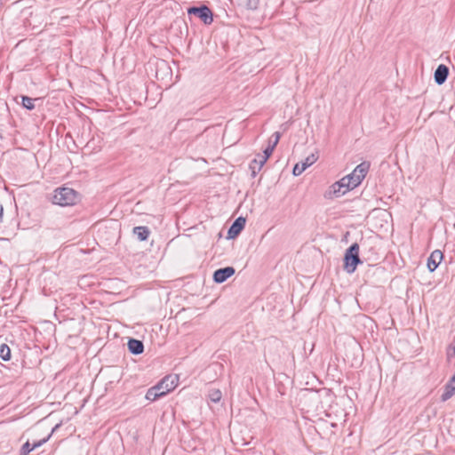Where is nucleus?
I'll use <instances>...</instances> for the list:
<instances>
[{
	"mask_svg": "<svg viewBox=\"0 0 455 455\" xmlns=\"http://www.w3.org/2000/svg\"><path fill=\"white\" fill-rule=\"evenodd\" d=\"M363 172L356 174L351 172L343 177L340 180L332 184L325 193V197L332 199L345 195L347 191L356 188L364 178Z\"/></svg>",
	"mask_w": 455,
	"mask_h": 455,
	"instance_id": "obj_1",
	"label": "nucleus"
},
{
	"mask_svg": "<svg viewBox=\"0 0 455 455\" xmlns=\"http://www.w3.org/2000/svg\"><path fill=\"white\" fill-rule=\"evenodd\" d=\"M179 384L178 375H167L157 385L150 387L146 394V399L155 401L174 390Z\"/></svg>",
	"mask_w": 455,
	"mask_h": 455,
	"instance_id": "obj_2",
	"label": "nucleus"
},
{
	"mask_svg": "<svg viewBox=\"0 0 455 455\" xmlns=\"http://www.w3.org/2000/svg\"><path fill=\"white\" fill-rule=\"evenodd\" d=\"M78 201V194L70 188H57L52 196V203L60 206L74 205Z\"/></svg>",
	"mask_w": 455,
	"mask_h": 455,
	"instance_id": "obj_3",
	"label": "nucleus"
},
{
	"mask_svg": "<svg viewBox=\"0 0 455 455\" xmlns=\"http://www.w3.org/2000/svg\"><path fill=\"white\" fill-rule=\"evenodd\" d=\"M359 245L353 243L346 251L344 257V269L352 274L355 272L356 266L361 263L359 259Z\"/></svg>",
	"mask_w": 455,
	"mask_h": 455,
	"instance_id": "obj_4",
	"label": "nucleus"
},
{
	"mask_svg": "<svg viewBox=\"0 0 455 455\" xmlns=\"http://www.w3.org/2000/svg\"><path fill=\"white\" fill-rule=\"evenodd\" d=\"M188 15L197 16L204 24L210 25L213 21V14L207 5L192 6L188 9Z\"/></svg>",
	"mask_w": 455,
	"mask_h": 455,
	"instance_id": "obj_5",
	"label": "nucleus"
},
{
	"mask_svg": "<svg viewBox=\"0 0 455 455\" xmlns=\"http://www.w3.org/2000/svg\"><path fill=\"white\" fill-rule=\"evenodd\" d=\"M273 137H275L274 144H268V146L265 148L263 155H259V171L261 170L267 158L272 155L275 146L279 142L281 134L280 132H275L273 133ZM256 162H258V160Z\"/></svg>",
	"mask_w": 455,
	"mask_h": 455,
	"instance_id": "obj_6",
	"label": "nucleus"
},
{
	"mask_svg": "<svg viewBox=\"0 0 455 455\" xmlns=\"http://www.w3.org/2000/svg\"><path fill=\"white\" fill-rule=\"evenodd\" d=\"M235 274V269L232 267H227L224 268L218 269L213 274V280L221 283L225 282L228 278L232 276Z\"/></svg>",
	"mask_w": 455,
	"mask_h": 455,
	"instance_id": "obj_7",
	"label": "nucleus"
},
{
	"mask_svg": "<svg viewBox=\"0 0 455 455\" xmlns=\"http://www.w3.org/2000/svg\"><path fill=\"white\" fill-rule=\"evenodd\" d=\"M443 258V254L441 251L435 250L434 251L428 259H427V268L430 272H434L438 265L441 263L442 259Z\"/></svg>",
	"mask_w": 455,
	"mask_h": 455,
	"instance_id": "obj_8",
	"label": "nucleus"
},
{
	"mask_svg": "<svg viewBox=\"0 0 455 455\" xmlns=\"http://www.w3.org/2000/svg\"><path fill=\"white\" fill-rule=\"evenodd\" d=\"M448 75H449L448 67L443 64H440L436 68L435 74H434L435 82L438 85L443 84L446 81Z\"/></svg>",
	"mask_w": 455,
	"mask_h": 455,
	"instance_id": "obj_9",
	"label": "nucleus"
},
{
	"mask_svg": "<svg viewBox=\"0 0 455 455\" xmlns=\"http://www.w3.org/2000/svg\"><path fill=\"white\" fill-rule=\"evenodd\" d=\"M245 224V219L240 217L235 220L228 230V238H234L240 234Z\"/></svg>",
	"mask_w": 455,
	"mask_h": 455,
	"instance_id": "obj_10",
	"label": "nucleus"
},
{
	"mask_svg": "<svg viewBox=\"0 0 455 455\" xmlns=\"http://www.w3.org/2000/svg\"><path fill=\"white\" fill-rule=\"evenodd\" d=\"M455 394V374L445 387V390L442 395V401H447Z\"/></svg>",
	"mask_w": 455,
	"mask_h": 455,
	"instance_id": "obj_11",
	"label": "nucleus"
},
{
	"mask_svg": "<svg viewBox=\"0 0 455 455\" xmlns=\"http://www.w3.org/2000/svg\"><path fill=\"white\" fill-rule=\"evenodd\" d=\"M128 348L131 353L140 355L143 352L144 346L141 341L132 339L128 341Z\"/></svg>",
	"mask_w": 455,
	"mask_h": 455,
	"instance_id": "obj_12",
	"label": "nucleus"
},
{
	"mask_svg": "<svg viewBox=\"0 0 455 455\" xmlns=\"http://www.w3.org/2000/svg\"><path fill=\"white\" fill-rule=\"evenodd\" d=\"M318 159L317 153H312L307 156L303 161L300 162V171H305L309 168L313 164H315Z\"/></svg>",
	"mask_w": 455,
	"mask_h": 455,
	"instance_id": "obj_13",
	"label": "nucleus"
},
{
	"mask_svg": "<svg viewBox=\"0 0 455 455\" xmlns=\"http://www.w3.org/2000/svg\"><path fill=\"white\" fill-rule=\"evenodd\" d=\"M133 233L137 235L140 241H145L149 235V230L146 227H136L133 228Z\"/></svg>",
	"mask_w": 455,
	"mask_h": 455,
	"instance_id": "obj_14",
	"label": "nucleus"
},
{
	"mask_svg": "<svg viewBox=\"0 0 455 455\" xmlns=\"http://www.w3.org/2000/svg\"><path fill=\"white\" fill-rule=\"evenodd\" d=\"M45 442H46V440L44 439L38 443H34L32 447H30V443L28 442H27L26 443H24V445L21 448V451H20L21 455H28L31 451L41 446Z\"/></svg>",
	"mask_w": 455,
	"mask_h": 455,
	"instance_id": "obj_15",
	"label": "nucleus"
},
{
	"mask_svg": "<svg viewBox=\"0 0 455 455\" xmlns=\"http://www.w3.org/2000/svg\"><path fill=\"white\" fill-rule=\"evenodd\" d=\"M34 101H35V100L30 97H28V96L21 97L22 106L28 110H32L35 108Z\"/></svg>",
	"mask_w": 455,
	"mask_h": 455,
	"instance_id": "obj_16",
	"label": "nucleus"
},
{
	"mask_svg": "<svg viewBox=\"0 0 455 455\" xmlns=\"http://www.w3.org/2000/svg\"><path fill=\"white\" fill-rule=\"evenodd\" d=\"M0 357L4 361H8L11 358V349L5 344H3L0 347Z\"/></svg>",
	"mask_w": 455,
	"mask_h": 455,
	"instance_id": "obj_17",
	"label": "nucleus"
},
{
	"mask_svg": "<svg viewBox=\"0 0 455 455\" xmlns=\"http://www.w3.org/2000/svg\"><path fill=\"white\" fill-rule=\"evenodd\" d=\"M221 397L222 394L219 389H212L209 392V399L213 403L220 402Z\"/></svg>",
	"mask_w": 455,
	"mask_h": 455,
	"instance_id": "obj_18",
	"label": "nucleus"
},
{
	"mask_svg": "<svg viewBox=\"0 0 455 455\" xmlns=\"http://www.w3.org/2000/svg\"><path fill=\"white\" fill-rule=\"evenodd\" d=\"M371 167L370 162L364 161L360 164L356 165L353 171H369Z\"/></svg>",
	"mask_w": 455,
	"mask_h": 455,
	"instance_id": "obj_19",
	"label": "nucleus"
},
{
	"mask_svg": "<svg viewBox=\"0 0 455 455\" xmlns=\"http://www.w3.org/2000/svg\"><path fill=\"white\" fill-rule=\"evenodd\" d=\"M447 356L449 360L455 357V340L449 346L447 349Z\"/></svg>",
	"mask_w": 455,
	"mask_h": 455,
	"instance_id": "obj_20",
	"label": "nucleus"
},
{
	"mask_svg": "<svg viewBox=\"0 0 455 455\" xmlns=\"http://www.w3.org/2000/svg\"><path fill=\"white\" fill-rule=\"evenodd\" d=\"M257 160H259V156H258L257 158L253 159V160L251 161V163L250 164V169H251V171H255V169H256V168H258V169H259V161H258V162H256Z\"/></svg>",
	"mask_w": 455,
	"mask_h": 455,
	"instance_id": "obj_21",
	"label": "nucleus"
},
{
	"mask_svg": "<svg viewBox=\"0 0 455 455\" xmlns=\"http://www.w3.org/2000/svg\"><path fill=\"white\" fill-rule=\"evenodd\" d=\"M247 6L250 8V9H256L257 8V5H256V2H253L251 0H249L248 3H247Z\"/></svg>",
	"mask_w": 455,
	"mask_h": 455,
	"instance_id": "obj_22",
	"label": "nucleus"
},
{
	"mask_svg": "<svg viewBox=\"0 0 455 455\" xmlns=\"http://www.w3.org/2000/svg\"><path fill=\"white\" fill-rule=\"evenodd\" d=\"M300 166H301V164L300 163H297L293 168H292V171H300Z\"/></svg>",
	"mask_w": 455,
	"mask_h": 455,
	"instance_id": "obj_23",
	"label": "nucleus"
},
{
	"mask_svg": "<svg viewBox=\"0 0 455 455\" xmlns=\"http://www.w3.org/2000/svg\"><path fill=\"white\" fill-rule=\"evenodd\" d=\"M3 212H4V209L2 206H0V222L2 221V219H3Z\"/></svg>",
	"mask_w": 455,
	"mask_h": 455,
	"instance_id": "obj_24",
	"label": "nucleus"
},
{
	"mask_svg": "<svg viewBox=\"0 0 455 455\" xmlns=\"http://www.w3.org/2000/svg\"><path fill=\"white\" fill-rule=\"evenodd\" d=\"M274 140H275V137H273V135H272L271 138L269 139V144H274Z\"/></svg>",
	"mask_w": 455,
	"mask_h": 455,
	"instance_id": "obj_25",
	"label": "nucleus"
},
{
	"mask_svg": "<svg viewBox=\"0 0 455 455\" xmlns=\"http://www.w3.org/2000/svg\"><path fill=\"white\" fill-rule=\"evenodd\" d=\"M294 176H298L299 174H300L301 172H292Z\"/></svg>",
	"mask_w": 455,
	"mask_h": 455,
	"instance_id": "obj_26",
	"label": "nucleus"
},
{
	"mask_svg": "<svg viewBox=\"0 0 455 455\" xmlns=\"http://www.w3.org/2000/svg\"><path fill=\"white\" fill-rule=\"evenodd\" d=\"M4 1V0H0V4H1V6L3 5Z\"/></svg>",
	"mask_w": 455,
	"mask_h": 455,
	"instance_id": "obj_27",
	"label": "nucleus"
}]
</instances>
